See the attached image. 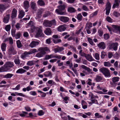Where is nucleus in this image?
<instances>
[{
    "label": "nucleus",
    "instance_id": "f257e3e1",
    "mask_svg": "<svg viewBox=\"0 0 120 120\" xmlns=\"http://www.w3.org/2000/svg\"><path fill=\"white\" fill-rule=\"evenodd\" d=\"M30 32L31 33L34 32L36 33L34 36L36 37H43L44 35L42 33V30L40 28L34 26L32 27L31 28Z\"/></svg>",
    "mask_w": 120,
    "mask_h": 120
},
{
    "label": "nucleus",
    "instance_id": "f03ea898",
    "mask_svg": "<svg viewBox=\"0 0 120 120\" xmlns=\"http://www.w3.org/2000/svg\"><path fill=\"white\" fill-rule=\"evenodd\" d=\"M38 51L39 52L36 54L35 56L37 57L40 58L43 57V56L46 54V52H50V50L49 48L47 47H42L38 49Z\"/></svg>",
    "mask_w": 120,
    "mask_h": 120
},
{
    "label": "nucleus",
    "instance_id": "7ed1b4c3",
    "mask_svg": "<svg viewBox=\"0 0 120 120\" xmlns=\"http://www.w3.org/2000/svg\"><path fill=\"white\" fill-rule=\"evenodd\" d=\"M56 24V21L55 19L51 21L45 20L44 21L43 23V25L46 27H51L52 25H55Z\"/></svg>",
    "mask_w": 120,
    "mask_h": 120
},
{
    "label": "nucleus",
    "instance_id": "20e7f679",
    "mask_svg": "<svg viewBox=\"0 0 120 120\" xmlns=\"http://www.w3.org/2000/svg\"><path fill=\"white\" fill-rule=\"evenodd\" d=\"M100 72L105 77H110V74L109 70L107 68L103 67L99 69Z\"/></svg>",
    "mask_w": 120,
    "mask_h": 120
},
{
    "label": "nucleus",
    "instance_id": "39448f33",
    "mask_svg": "<svg viewBox=\"0 0 120 120\" xmlns=\"http://www.w3.org/2000/svg\"><path fill=\"white\" fill-rule=\"evenodd\" d=\"M118 43L116 42L110 43L108 45V48L109 49H113L114 50L116 51L117 49Z\"/></svg>",
    "mask_w": 120,
    "mask_h": 120
},
{
    "label": "nucleus",
    "instance_id": "423d86ee",
    "mask_svg": "<svg viewBox=\"0 0 120 120\" xmlns=\"http://www.w3.org/2000/svg\"><path fill=\"white\" fill-rule=\"evenodd\" d=\"M111 8V5L109 1H107L105 5V9L106 10V14L107 15H109Z\"/></svg>",
    "mask_w": 120,
    "mask_h": 120
},
{
    "label": "nucleus",
    "instance_id": "0eeeda50",
    "mask_svg": "<svg viewBox=\"0 0 120 120\" xmlns=\"http://www.w3.org/2000/svg\"><path fill=\"white\" fill-rule=\"evenodd\" d=\"M16 51L15 49L13 46H10L8 49V54L9 55H14L16 54Z\"/></svg>",
    "mask_w": 120,
    "mask_h": 120
},
{
    "label": "nucleus",
    "instance_id": "6e6552de",
    "mask_svg": "<svg viewBox=\"0 0 120 120\" xmlns=\"http://www.w3.org/2000/svg\"><path fill=\"white\" fill-rule=\"evenodd\" d=\"M59 19L61 21L64 23L67 22L69 20V19L68 17L65 16H60Z\"/></svg>",
    "mask_w": 120,
    "mask_h": 120
},
{
    "label": "nucleus",
    "instance_id": "1a4fd4ad",
    "mask_svg": "<svg viewBox=\"0 0 120 120\" xmlns=\"http://www.w3.org/2000/svg\"><path fill=\"white\" fill-rule=\"evenodd\" d=\"M17 10L15 8L13 9L11 15V17L12 19H14L17 16Z\"/></svg>",
    "mask_w": 120,
    "mask_h": 120
},
{
    "label": "nucleus",
    "instance_id": "9d476101",
    "mask_svg": "<svg viewBox=\"0 0 120 120\" xmlns=\"http://www.w3.org/2000/svg\"><path fill=\"white\" fill-rule=\"evenodd\" d=\"M31 8L33 10L36 11L37 9V7L36 3L35 2L31 1L30 3Z\"/></svg>",
    "mask_w": 120,
    "mask_h": 120
},
{
    "label": "nucleus",
    "instance_id": "9b49d317",
    "mask_svg": "<svg viewBox=\"0 0 120 120\" xmlns=\"http://www.w3.org/2000/svg\"><path fill=\"white\" fill-rule=\"evenodd\" d=\"M39 44L38 42L34 41H32L29 45V46L31 48H33L35 47L38 45Z\"/></svg>",
    "mask_w": 120,
    "mask_h": 120
},
{
    "label": "nucleus",
    "instance_id": "f8f14e48",
    "mask_svg": "<svg viewBox=\"0 0 120 120\" xmlns=\"http://www.w3.org/2000/svg\"><path fill=\"white\" fill-rule=\"evenodd\" d=\"M10 18V15L9 14H7L4 16L3 19V22L5 23H7L9 21Z\"/></svg>",
    "mask_w": 120,
    "mask_h": 120
},
{
    "label": "nucleus",
    "instance_id": "ddd939ff",
    "mask_svg": "<svg viewBox=\"0 0 120 120\" xmlns=\"http://www.w3.org/2000/svg\"><path fill=\"white\" fill-rule=\"evenodd\" d=\"M5 4H0V12H2L7 8Z\"/></svg>",
    "mask_w": 120,
    "mask_h": 120
},
{
    "label": "nucleus",
    "instance_id": "4468645a",
    "mask_svg": "<svg viewBox=\"0 0 120 120\" xmlns=\"http://www.w3.org/2000/svg\"><path fill=\"white\" fill-rule=\"evenodd\" d=\"M98 46L100 48L104 49L105 48V44L104 42H101L98 44Z\"/></svg>",
    "mask_w": 120,
    "mask_h": 120
},
{
    "label": "nucleus",
    "instance_id": "2eb2a0df",
    "mask_svg": "<svg viewBox=\"0 0 120 120\" xmlns=\"http://www.w3.org/2000/svg\"><path fill=\"white\" fill-rule=\"evenodd\" d=\"M66 29V28L63 25H60L57 28L58 31L60 32L64 31Z\"/></svg>",
    "mask_w": 120,
    "mask_h": 120
},
{
    "label": "nucleus",
    "instance_id": "dca6fc26",
    "mask_svg": "<svg viewBox=\"0 0 120 120\" xmlns=\"http://www.w3.org/2000/svg\"><path fill=\"white\" fill-rule=\"evenodd\" d=\"M44 32L47 35H50L51 34L52 31L49 28H47L44 31Z\"/></svg>",
    "mask_w": 120,
    "mask_h": 120
},
{
    "label": "nucleus",
    "instance_id": "f3484780",
    "mask_svg": "<svg viewBox=\"0 0 120 120\" xmlns=\"http://www.w3.org/2000/svg\"><path fill=\"white\" fill-rule=\"evenodd\" d=\"M85 57L86 59L89 61H90L94 60L91 55L89 54H86Z\"/></svg>",
    "mask_w": 120,
    "mask_h": 120
},
{
    "label": "nucleus",
    "instance_id": "a211bd4d",
    "mask_svg": "<svg viewBox=\"0 0 120 120\" xmlns=\"http://www.w3.org/2000/svg\"><path fill=\"white\" fill-rule=\"evenodd\" d=\"M24 7L26 9H28L29 7V3L28 1H24L23 3Z\"/></svg>",
    "mask_w": 120,
    "mask_h": 120
},
{
    "label": "nucleus",
    "instance_id": "6ab92c4d",
    "mask_svg": "<svg viewBox=\"0 0 120 120\" xmlns=\"http://www.w3.org/2000/svg\"><path fill=\"white\" fill-rule=\"evenodd\" d=\"M5 64L6 65H7L10 68L14 66V63L13 62H7Z\"/></svg>",
    "mask_w": 120,
    "mask_h": 120
},
{
    "label": "nucleus",
    "instance_id": "aec40b11",
    "mask_svg": "<svg viewBox=\"0 0 120 120\" xmlns=\"http://www.w3.org/2000/svg\"><path fill=\"white\" fill-rule=\"evenodd\" d=\"M61 116V118L63 120H66L67 119V115L64 112H62L60 114Z\"/></svg>",
    "mask_w": 120,
    "mask_h": 120
},
{
    "label": "nucleus",
    "instance_id": "412c9836",
    "mask_svg": "<svg viewBox=\"0 0 120 120\" xmlns=\"http://www.w3.org/2000/svg\"><path fill=\"white\" fill-rule=\"evenodd\" d=\"M30 55L29 52L25 51L24 53L22 54L21 56V57L22 59H25L26 58V57L28 56V55Z\"/></svg>",
    "mask_w": 120,
    "mask_h": 120
},
{
    "label": "nucleus",
    "instance_id": "4be33fe9",
    "mask_svg": "<svg viewBox=\"0 0 120 120\" xmlns=\"http://www.w3.org/2000/svg\"><path fill=\"white\" fill-rule=\"evenodd\" d=\"M64 49V48L62 47H59L58 46L54 49L55 53L59 52L62 51Z\"/></svg>",
    "mask_w": 120,
    "mask_h": 120
},
{
    "label": "nucleus",
    "instance_id": "5701e85b",
    "mask_svg": "<svg viewBox=\"0 0 120 120\" xmlns=\"http://www.w3.org/2000/svg\"><path fill=\"white\" fill-rule=\"evenodd\" d=\"M1 48L2 52L5 51L6 47V45L5 43H2L1 45Z\"/></svg>",
    "mask_w": 120,
    "mask_h": 120
},
{
    "label": "nucleus",
    "instance_id": "b1692460",
    "mask_svg": "<svg viewBox=\"0 0 120 120\" xmlns=\"http://www.w3.org/2000/svg\"><path fill=\"white\" fill-rule=\"evenodd\" d=\"M38 5L41 6H43L45 4L43 0H39L37 2Z\"/></svg>",
    "mask_w": 120,
    "mask_h": 120
},
{
    "label": "nucleus",
    "instance_id": "393cba45",
    "mask_svg": "<svg viewBox=\"0 0 120 120\" xmlns=\"http://www.w3.org/2000/svg\"><path fill=\"white\" fill-rule=\"evenodd\" d=\"M119 78L118 77H115L113 78L112 79L113 84L115 85H116V83H115V82L118 81H119Z\"/></svg>",
    "mask_w": 120,
    "mask_h": 120
},
{
    "label": "nucleus",
    "instance_id": "a878e982",
    "mask_svg": "<svg viewBox=\"0 0 120 120\" xmlns=\"http://www.w3.org/2000/svg\"><path fill=\"white\" fill-rule=\"evenodd\" d=\"M26 71L23 69L22 68L19 69L16 71V73H17L22 74L26 72Z\"/></svg>",
    "mask_w": 120,
    "mask_h": 120
},
{
    "label": "nucleus",
    "instance_id": "bb28decb",
    "mask_svg": "<svg viewBox=\"0 0 120 120\" xmlns=\"http://www.w3.org/2000/svg\"><path fill=\"white\" fill-rule=\"evenodd\" d=\"M67 11L68 12L70 13H73L75 12L76 11V10L73 8L70 7L68 8Z\"/></svg>",
    "mask_w": 120,
    "mask_h": 120
},
{
    "label": "nucleus",
    "instance_id": "cd10ccee",
    "mask_svg": "<svg viewBox=\"0 0 120 120\" xmlns=\"http://www.w3.org/2000/svg\"><path fill=\"white\" fill-rule=\"evenodd\" d=\"M65 6L64 5H60L57 7V8L60 11H63L65 10Z\"/></svg>",
    "mask_w": 120,
    "mask_h": 120
},
{
    "label": "nucleus",
    "instance_id": "c85d7f7f",
    "mask_svg": "<svg viewBox=\"0 0 120 120\" xmlns=\"http://www.w3.org/2000/svg\"><path fill=\"white\" fill-rule=\"evenodd\" d=\"M25 15V12L22 11H20L18 16L19 18L20 19H22Z\"/></svg>",
    "mask_w": 120,
    "mask_h": 120
},
{
    "label": "nucleus",
    "instance_id": "c756f323",
    "mask_svg": "<svg viewBox=\"0 0 120 120\" xmlns=\"http://www.w3.org/2000/svg\"><path fill=\"white\" fill-rule=\"evenodd\" d=\"M92 23L91 22H88L86 23V25L85 29H90L92 26Z\"/></svg>",
    "mask_w": 120,
    "mask_h": 120
},
{
    "label": "nucleus",
    "instance_id": "7c9ffc66",
    "mask_svg": "<svg viewBox=\"0 0 120 120\" xmlns=\"http://www.w3.org/2000/svg\"><path fill=\"white\" fill-rule=\"evenodd\" d=\"M102 77L99 75H97L95 79V80L97 82H99L101 81L102 80Z\"/></svg>",
    "mask_w": 120,
    "mask_h": 120
},
{
    "label": "nucleus",
    "instance_id": "2f4dec72",
    "mask_svg": "<svg viewBox=\"0 0 120 120\" xmlns=\"http://www.w3.org/2000/svg\"><path fill=\"white\" fill-rule=\"evenodd\" d=\"M16 43L17 46V47L18 48H21L22 46V45L21 43L20 40H18L16 41Z\"/></svg>",
    "mask_w": 120,
    "mask_h": 120
},
{
    "label": "nucleus",
    "instance_id": "473e14b6",
    "mask_svg": "<svg viewBox=\"0 0 120 120\" xmlns=\"http://www.w3.org/2000/svg\"><path fill=\"white\" fill-rule=\"evenodd\" d=\"M14 62L15 64L17 65H19L20 63V60L19 57L15 59Z\"/></svg>",
    "mask_w": 120,
    "mask_h": 120
},
{
    "label": "nucleus",
    "instance_id": "72a5a7b5",
    "mask_svg": "<svg viewBox=\"0 0 120 120\" xmlns=\"http://www.w3.org/2000/svg\"><path fill=\"white\" fill-rule=\"evenodd\" d=\"M61 11L60 10L58 9H57L55 11L58 14L63 15L65 14V12H63Z\"/></svg>",
    "mask_w": 120,
    "mask_h": 120
},
{
    "label": "nucleus",
    "instance_id": "f704fd0d",
    "mask_svg": "<svg viewBox=\"0 0 120 120\" xmlns=\"http://www.w3.org/2000/svg\"><path fill=\"white\" fill-rule=\"evenodd\" d=\"M112 26L114 29L118 31L120 28V26H118L117 25H112Z\"/></svg>",
    "mask_w": 120,
    "mask_h": 120
},
{
    "label": "nucleus",
    "instance_id": "c9c22d12",
    "mask_svg": "<svg viewBox=\"0 0 120 120\" xmlns=\"http://www.w3.org/2000/svg\"><path fill=\"white\" fill-rule=\"evenodd\" d=\"M28 113L27 112L22 111L21 113H19V114L20 116L24 117Z\"/></svg>",
    "mask_w": 120,
    "mask_h": 120
},
{
    "label": "nucleus",
    "instance_id": "e433bc0d",
    "mask_svg": "<svg viewBox=\"0 0 120 120\" xmlns=\"http://www.w3.org/2000/svg\"><path fill=\"white\" fill-rule=\"evenodd\" d=\"M87 41L91 45H94L95 44L93 42L92 39L89 38H88Z\"/></svg>",
    "mask_w": 120,
    "mask_h": 120
},
{
    "label": "nucleus",
    "instance_id": "4c0bfd02",
    "mask_svg": "<svg viewBox=\"0 0 120 120\" xmlns=\"http://www.w3.org/2000/svg\"><path fill=\"white\" fill-rule=\"evenodd\" d=\"M77 18L79 21H81L82 20V16L81 13H79L77 15Z\"/></svg>",
    "mask_w": 120,
    "mask_h": 120
},
{
    "label": "nucleus",
    "instance_id": "58836bf2",
    "mask_svg": "<svg viewBox=\"0 0 120 120\" xmlns=\"http://www.w3.org/2000/svg\"><path fill=\"white\" fill-rule=\"evenodd\" d=\"M44 75L46 77H48L52 76V73L51 72L49 71L46 72L44 74Z\"/></svg>",
    "mask_w": 120,
    "mask_h": 120
},
{
    "label": "nucleus",
    "instance_id": "ea45409f",
    "mask_svg": "<svg viewBox=\"0 0 120 120\" xmlns=\"http://www.w3.org/2000/svg\"><path fill=\"white\" fill-rule=\"evenodd\" d=\"M13 75L11 74L8 73L4 76V77L6 79H8L11 78Z\"/></svg>",
    "mask_w": 120,
    "mask_h": 120
},
{
    "label": "nucleus",
    "instance_id": "a19ab883",
    "mask_svg": "<svg viewBox=\"0 0 120 120\" xmlns=\"http://www.w3.org/2000/svg\"><path fill=\"white\" fill-rule=\"evenodd\" d=\"M38 51H37L36 49H33L31 50L29 52V54L34 53Z\"/></svg>",
    "mask_w": 120,
    "mask_h": 120
},
{
    "label": "nucleus",
    "instance_id": "79ce46f5",
    "mask_svg": "<svg viewBox=\"0 0 120 120\" xmlns=\"http://www.w3.org/2000/svg\"><path fill=\"white\" fill-rule=\"evenodd\" d=\"M4 71H9L10 68H9L7 65H6L5 64L4 67H3Z\"/></svg>",
    "mask_w": 120,
    "mask_h": 120
},
{
    "label": "nucleus",
    "instance_id": "37998d69",
    "mask_svg": "<svg viewBox=\"0 0 120 120\" xmlns=\"http://www.w3.org/2000/svg\"><path fill=\"white\" fill-rule=\"evenodd\" d=\"M106 20L109 22L111 23L112 22V19L109 16H107L106 18Z\"/></svg>",
    "mask_w": 120,
    "mask_h": 120
},
{
    "label": "nucleus",
    "instance_id": "c03bdc74",
    "mask_svg": "<svg viewBox=\"0 0 120 120\" xmlns=\"http://www.w3.org/2000/svg\"><path fill=\"white\" fill-rule=\"evenodd\" d=\"M79 54L80 56H82L85 57L86 54L82 52V50H80L79 52Z\"/></svg>",
    "mask_w": 120,
    "mask_h": 120
},
{
    "label": "nucleus",
    "instance_id": "a18cd8bd",
    "mask_svg": "<svg viewBox=\"0 0 120 120\" xmlns=\"http://www.w3.org/2000/svg\"><path fill=\"white\" fill-rule=\"evenodd\" d=\"M21 36V34L20 33H17L16 34H15L14 36L13 37H15V38L16 39H18Z\"/></svg>",
    "mask_w": 120,
    "mask_h": 120
},
{
    "label": "nucleus",
    "instance_id": "49530a36",
    "mask_svg": "<svg viewBox=\"0 0 120 120\" xmlns=\"http://www.w3.org/2000/svg\"><path fill=\"white\" fill-rule=\"evenodd\" d=\"M11 28V26L10 25H8L6 26L5 29L7 31H8L10 30Z\"/></svg>",
    "mask_w": 120,
    "mask_h": 120
},
{
    "label": "nucleus",
    "instance_id": "de8ad7c7",
    "mask_svg": "<svg viewBox=\"0 0 120 120\" xmlns=\"http://www.w3.org/2000/svg\"><path fill=\"white\" fill-rule=\"evenodd\" d=\"M44 113V112L41 110H39L38 113V114L39 116H41L43 115Z\"/></svg>",
    "mask_w": 120,
    "mask_h": 120
},
{
    "label": "nucleus",
    "instance_id": "09e8293b",
    "mask_svg": "<svg viewBox=\"0 0 120 120\" xmlns=\"http://www.w3.org/2000/svg\"><path fill=\"white\" fill-rule=\"evenodd\" d=\"M26 64L27 65L31 66L34 64V63L33 61H29L27 62Z\"/></svg>",
    "mask_w": 120,
    "mask_h": 120
},
{
    "label": "nucleus",
    "instance_id": "8fccbe9b",
    "mask_svg": "<svg viewBox=\"0 0 120 120\" xmlns=\"http://www.w3.org/2000/svg\"><path fill=\"white\" fill-rule=\"evenodd\" d=\"M82 8L84 11H89V9L85 5H83L82 7Z\"/></svg>",
    "mask_w": 120,
    "mask_h": 120
},
{
    "label": "nucleus",
    "instance_id": "3c124183",
    "mask_svg": "<svg viewBox=\"0 0 120 120\" xmlns=\"http://www.w3.org/2000/svg\"><path fill=\"white\" fill-rule=\"evenodd\" d=\"M52 41L55 44L58 43L61 41V40L60 39H58L57 40H55L54 39H53Z\"/></svg>",
    "mask_w": 120,
    "mask_h": 120
},
{
    "label": "nucleus",
    "instance_id": "603ef678",
    "mask_svg": "<svg viewBox=\"0 0 120 120\" xmlns=\"http://www.w3.org/2000/svg\"><path fill=\"white\" fill-rule=\"evenodd\" d=\"M104 66L105 67H109L111 66V64L109 62H104Z\"/></svg>",
    "mask_w": 120,
    "mask_h": 120
},
{
    "label": "nucleus",
    "instance_id": "864d4df0",
    "mask_svg": "<svg viewBox=\"0 0 120 120\" xmlns=\"http://www.w3.org/2000/svg\"><path fill=\"white\" fill-rule=\"evenodd\" d=\"M113 15L116 17H117L120 15V14L116 11H114L113 12Z\"/></svg>",
    "mask_w": 120,
    "mask_h": 120
},
{
    "label": "nucleus",
    "instance_id": "5fc2aeb1",
    "mask_svg": "<svg viewBox=\"0 0 120 120\" xmlns=\"http://www.w3.org/2000/svg\"><path fill=\"white\" fill-rule=\"evenodd\" d=\"M95 116L98 118H103L102 116L101 115H99L98 113V112L96 113L95 114Z\"/></svg>",
    "mask_w": 120,
    "mask_h": 120
},
{
    "label": "nucleus",
    "instance_id": "6e6d98bb",
    "mask_svg": "<svg viewBox=\"0 0 120 120\" xmlns=\"http://www.w3.org/2000/svg\"><path fill=\"white\" fill-rule=\"evenodd\" d=\"M98 32L99 34V36H102L103 34V32L102 30H98Z\"/></svg>",
    "mask_w": 120,
    "mask_h": 120
},
{
    "label": "nucleus",
    "instance_id": "4d7b16f0",
    "mask_svg": "<svg viewBox=\"0 0 120 120\" xmlns=\"http://www.w3.org/2000/svg\"><path fill=\"white\" fill-rule=\"evenodd\" d=\"M106 53L104 51H103L101 52V58L102 59H103L105 57V56L106 55Z\"/></svg>",
    "mask_w": 120,
    "mask_h": 120
},
{
    "label": "nucleus",
    "instance_id": "13d9d810",
    "mask_svg": "<svg viewBox=\"0 0 120 120\" xmlns=\"http://www.w3.org/2000/svg\"><path fill=\"white\" fill-rule=\"evenodd\" d=\"M79 116H81L83 117L84 118H86L88 117V116L85 115L84 114H83L82 113H79Z\"/></svg>",
    "mask_w": 120,
    "mask_h": 120
},
{
    "label": "nucleus",
    "instance_id": "bf43d9fd",
    "mask_svg": "<svg viewBox=\"0 0 120 120\" xmlns=\"http://www.w3.org/2000/svg\"><path fill=\"white\" fill-rule=\"evenodd\" d=\"M104 38L106 40L107 39L109 38V35L108 34H105L104 35Z\"/></svg>",
    "mask_w": 120,
    "mask_h": 120
},
{
    "label": "nucleus",
    "instance_id": "052dcab7",
    "mask_svg": "<svg viewBox=\"0 0 120 120\" xmlns=\"http://www.w3.org/2000/svg\"><path fill=\"white\" fill-rule=\"evenodd\" d=\"M9 40L10 44L12 45L13 43V40L11 37H10L9 38Z\"/></svg>",
    "mask_w": 120,
    "mask_h": 120
},
{
    "label": "nucleus",
    "instance_id": "680f3d73",
    "mask_svg": "<svg viewBox=\"0 0 120 120\" xmlns=\"http://www.w3.org/2000/svg\"><path fill=\"white\" fill-rule=\"evenodd\" d=\"M20 88V86L19 84L15 88H13L12 89L13 90H19Z\"/></svg>",
    "mask_w": 120,
    "mask_h": 120
},
{
    "label": "nucleus",
    "instance_id": "e2e57ef3",
    "mask_svg": "<svg viewBox=\"0 0 120 120\" xmlns=\"http://www.w3.org/2000/svg\"><path fill=\"white\" fill-rule=\"evenodd\" d=\"M16 32V31L15 30L12 29L11 30V34L13 37L15 35V33Z\"/></svg>",
    "mask_w": 120,
    "mask_h": 120
},
{
    "label": "nucleus",
    "instance_id": "0e129e2a",
    "mask_svg": "<svg viewBox=\"0 0 120 120\" xmlns=\"http://www.w3.org/2000/svg\"><path fill=\"white\" fill-rule=\"evenodd\" d=\"M23 36L25 37H27L29 36V35L28 33L26 32H24L23 34Z\"/></svg>",
    "mask_w": 120,
    "mask_h": 120
},
{
    "label": "nucleus",
    "instance_id": "69168bd1",
    "mask_svg": "<svg viewBox=\"0 0 120 120\" xmlns=\"http://www.w3.org/2000/svg\"><path fill=\"white\" fill-rule=\"evenodd\" d=\"M95 57L96 60H99V54L97 53H96Z\"/></svg>",
    "mask_w": 120,
    "mask_h": 120
},
{
    "label": "nucleus",
    "instance_id": "338daca9",
    "mask_svg": "<svg viewBox=\"0 0 120 120\" xmlns=\"http://www.w3.org/2000/svg\"><path fill=\"white\" fill-rule=\"evenodd\" d=\"M26 90L27 91H29L30 90H32L33 89L32 87H31L30 86H27L26 88Z\"/></svg>",
    "mask_w": 120,
    "mask_h": 120
},
{
    "label": "nucleus",
    "instance_id": "774afa93",
    "mask_svg": "<svg viewBox=\"0 0 120 120\" xmlns=\"http://www.w3.org/2000/svg\"><path fill=\"white\" fill-rule=\"evenodd\" d=\"M114 118V120H120V118L118 116H115Z\"/></svg>",
    "mask_w": 120,
    "mask_h": 120
}]
</instances>
